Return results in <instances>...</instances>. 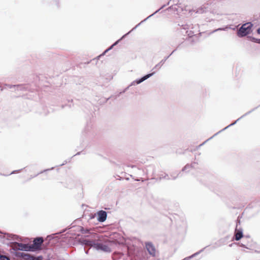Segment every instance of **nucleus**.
Returning a JSON list of instances; mask_svg holds the SVG:
<instances>
[{"label":"nucleus","mask_w":260,"mask_h":260,"mask_svg":"<svg viewBox=\"0 0 260 260\" xmlns=\"http://www.w3.org/2000/svg\"><path fill=\"white\" fill-rule=\"evenodd\" d=\"M12 248L15 250H24L30 251V246L28 244L19 243L15 242L13 243Z\"/></svg>","instance_id":"3"},{"label":"nucleus","mask_w":260,"mask_h":260,"mask_svg":"<svg viewBox=\"0 0 260 260\" xmlns=\"http://www.w3.org/2000/svg\"><path fill=\"white\" fill-rule=\"evenodd\" d=\"M92 246L97 250H101L105 252H110L111 249L107 245L103 243H94Z\"/></svg>","instance_id":"4"},{"label":"nucleus","mask_w":260,"mask_h":260,"mask_svg":"<svg viewBox=\"0 0 260 260\" xmlns=\"http://www.w3.org/2000/svg\"><path fill=\"white\" fill-rule=\"evenodd\" d=\"M81 231L82 233L85 234V233H89L90 230L89 229H85L83 228H82Z\"/></svg>","instance_id":"10"},{"label":"nucleus","mask_w":260,"mask_h":260,"mask_svg":"<svg viewBox=\"0 0 260 260\" xmlns=\"http://www.w3.org/2000/svg\"><path fill=\"white\" fill-rule=\"evenodd\" d=\"M189 168V165H186V166H185L183 170H185L188 169Z\"/></svg>","instance_id":"13"},{"label":"nucleus","mask_w":260,"mask_h":260,"mask_svg":"<svg viewBox=\"0 0 260 260\" xmlns=\"http://www.w3.org/2000/svg\"><path fill=\"white\" fill-rule=\"evenodd\" d=\"M43 241L44 240L42 237L35 238L33 241V243L32 244H29L30 249V251H35L40 250Z\"/></svg>","instance_id":"2"},{"label":"nucleus","mask_w":260,"mask_h":260,"mask_svg":"<svg viewBox=\"0 0 260 260\" xmlns=\"http://www.w3.org/2000/svg\"><path fill=\"white\" fill-rule=\"evenodd\" d=\"M212 138H211L208 140H207L206 141H205L204 143H203L202 144H200L199 145V146H202V145H204L206 142H208V141H210L212 140Z\"/></svg>","instance_id":"12"},{"label":"nucleus","mask_w":260,"mask_h":260,"mask_svg":"<svg viewBox=\"0 0 260 260\" xmlns=\"http://www.w3.org/2000/svg\"><path fill=\"white\" fill-rule=\"evenodd\" d=\"M21 256L25 260H42V256L35 257L29 254L22 253Z\"/></svg>","instance_id":"5"},{"label":"nucleus","mask_w":260,"mask_h":260,"mask_svg":"<svg viewBox=\"0 0 260 260\" xmlns=\"http://www.w3.org/2000/svg\"><path fill=\"white\" fill-rule=\"evenodd\" d=\"M257 32L258 34H260V28H259L257 30Z\"/></svg>","instance_id":"14"},{"label":"nucleus","mask_w":260,"mask_h":260,"mask_svg":"<svg viewBox=\"0 0 260 260\" xmlns=\"http://www.w3.org/2000/svg\"><path fill=\"white\" fill-rule=\"evenodd\" d=\"M252 26V24L250 22L243 24L238 31V36L244 37L249 34L251 31Z\"/></svg>","instance_id":"1"},{"label":"nucleus","mask_w":260,"mask_h":260,"mask_svg":"<svg viewBox=\"0 0 260 260\" xmlns=\"http://www.w3.org/2000/svg\"><path fill=\"white\" fill-rule=\"evenodd\" d=\"M152 74H148V75L144 76L143 78H142L141 79H140L139 81H138L137 82V83L138 84L141 83L142 82L144 81V80H146L147 78H148L149 77L151 76L152 75Z\"/></svg>","instance_id":"9"},{"label":"nucleus","mask_w":260,"mask_h":260,"mask_svg":"<svg viewBox=\"0 0 260 260\" xmlns=\"http://www.w3.org/2000/svg\"><path fill=\"white\" fill-rule=\"evenodd\" d=\"M202 10V8H201V9H199V10H198V12H200V10Z\"/></svg>","instance_id":"15"},{"label":"nucleus","mask_w":260,"mask_h":260,"mask_svg":"<svg viewBox=\"0 0 260 260\" xmlns=\"http://www.w3.org/2000/svg\"><path fill=\"white\" fill-rule=\"evenodd\" d=\"M0 260H10L9 257L6 256V255H1V257H0Z\"/></svg>","instance_id":"11"},{"label":"nucleus","mask_w":260,"mask_h":260,"mask_svg":"<svg viewBox=\"0 0 260 260\" xmlns=\"http://www.w3.org/2000/svg\"><path fill=\"white\" fill-rule=\"evenodd\" d=\"M235 240L237 241L239 240L243 237V233L241 230H236L235 233Z\"/></svg>","instance_id":"8"},{"label":"nucleus","mask_w":260,"mask_h":260,"mask_svg":"<svg viewBox=\"0 0 260 260\" xmlns=\"http://www.w3.org/2000/svg\"><path fill=\"white\" fill-rule=\"evenodd\" d=\"M146 247L150 254L154 256L156 252L155 247L152 244L148 243L146 244Z\"/></svg>","instance_id":"6"},{"label":"nucleus","mask_w":260,"mask_h":260,"mask_svg":"<svg viewBox=\"0 0 260 260\" xmlns=\"http://www.w3.org/2000/svg\"><path fill=\"white\" fill-rule=\"evenodd\" d=\"M21 253H20V255L21 256ZM18 254H20V253H18Z\"/></svg>","instance_id":"16"},{"label":"nucleus","mask_w":260,"mask_h":260,"mask_svg":"<svg viewBox=\"0 0 260 260\" xmlns=\"http://www.w3.org/2000/svg\"><path fill=\"white\" fill-rule=\"evenodd\" d=\"M98 220L100 222H104L107 218V213L106 211L101 210L98 213Z\"/></svg>","instance_id":"7"}]
</instances>
